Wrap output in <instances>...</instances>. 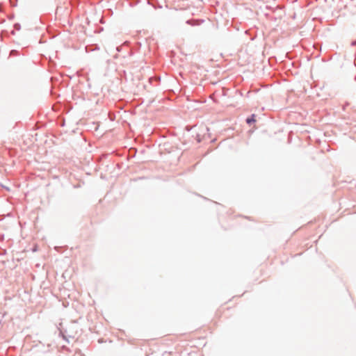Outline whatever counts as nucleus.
Wrapping results in <instances>:
<instances>
[{
	"label": "nucleus",
	"instance_id": "nucleus-1",
	"mask_svg": "<svg viewBox=\"0 0 356 356\" xmlns=\"http://www.w3.org/2000/svg\"><path fill=\"white\" fill-rule=\"evenodd\" d=\"M204 22L203 19H188L186 21V24L191 26H198Z\"/></svg>",
	"mask_w": 356,
	"mask_h": 356
},
{
	"label": "nucleus",
	"instance_id": "nucleus-2",
	"mask_svg": "<svg viewBox=\"0 0 356 356\" xmlns=\"http://www.w3.org/2000/svg\"><path fill=\"white\" fill-rule=\"evenodd\" d=\"M257 115L255 114H252L250 117L246 118V124L251 126L252 124L257 122L256 120Z\"/></svg>",
	"mask_w": 356,
	"mask_h": 356
},
{
	"label": "nucleus",
	"instance_id": "nucleus-3",
	"mask_svg": "<svg viewBox=\"0 0 356 356\" xmlns=\"http://www.w3.org/2000/svg\"><path fill=\"white\" fill-rule=\"evenodd\" d=\"M60 334L62 336L63 339L66 340L67 342L68 340L67 339V337H73V336L70 335V334H67V331L66 330H60Z\"/></svg>",
	"mask_w": 356,
	"mask_h": 356
},
{
	"label": "nucleus",
	"instance_id": "nucleus-4",
	"mask_svg": "<svg viewBox=\"0 0 356 356\" xmlns=\"http://www.w3.org/2000/svg\"><path fill=\"white\" fill-rule=\"evenodd\" d=\"M14 29L16 31H19L21 29V25L19 23H15L13 26Z\"/></svg>",
	"mask_w": 356,
	"mask_h": 356
},
{
	"label": "nucleus",
	"instance_id": "nucleus-5",
	"mask_svg": "<svg viewBox=\"0 0 356 356\" xmlns=\"http://www.w3.org/2000/svg\"><path fill=\"white\" fill-rule=\"evenodd\" d=\"M138 3V0H131L129 3L131 7L135 6Z\"/></svg>",
	"mask_w": 356,
	"mask_h": 356
},
{
	"label": "nucleus",
	"instance_id": "nucleus-6",
	"mask_svg": "<svg viewBox=\"0 0 356 356\" xmlns=\"http://www.w3.org/2000/svg\"><path fill=\"white\" fill-rule=\"evenodd\" d=\"M196 140H197V143H200L201 142V138H200V136L199 134L197 135Z\"/></svg>",
	"mask_w": 356,
	"mask_h": 356
},
{
	"label": "nucleus",
	"instance_id": "nucleus-7",
	"mask_svg": "<svg viewBox=\"0 0 356 356\" xmlns=\"http://www.w3.org/2000/svg\"><path fill=\"white\" fill-rule=\"evenodd\" d=\"M154 79L153 77L149 78V81H150V83H152V79ZM154 79H155L156 80H157V81H160V80H161V78H160V77H155Z\"/></svg>",
	"mask_w": 356,
	"mask_h": 356
},
{
	"label": "nucleus",
	"instance_id": "nucleus-8",
	"mask_svg": "<svg viewBox=\"0 0 356 356\" xmlns=\"http://www.w3.org/2000/svg\"><path fill=\"white\" fill-rule=\"evenodd\" d=\"M245 34H246V36L250 35V40H253L252 37L251 36V34L249 33L248 31L246 30Z\"/></svg>",
	"mask_w": 356,
	"mask_h": 356
},
{
	"label": "nucleus",
	"instance_id": "nucleus-9",
	"mask_svg": "<svg viewBox=\"0 0 356 356\" xmlns=\"http://www.w3.org/2000/svg\"><path fill=\"white\" fill-rule=\"evenodd\" d=\"M351 45H352V46H355V45H356V40L353 41V42H351Z\"/></svg>",
	"mask_w": 356,
	"mask_h": 356
},
{
	"label": "nucleus",
	"instance_id": "nucleus-10",
	"mask_svg": "<svg viewBox=\"0 0 356 356\" xmlns=\"http://www.w3.org/2000/svg\"><path fill=\"white\" fill-rule=\"evenodd\" d=\"M346 106H348V103H346V104L343 106V110H345V109H346Z\"/></svg>",
	"mask_w": 356,
	"mask_h": 356
},
{
	"label": "nucleus",
	"instance_id": "nucleus-11",
	"mask_svg": "<svg viewBox=\"0 0 356 356\" xmlns=\"http://www.w3.org/2000/svg\"><path fill=\"white\" fill-rule=\"evenodd\" d=\"M253 131L252 129L249 130V133H252Z\"/></svg>",
	"mask_w": 356,
	"mask_h": 356
},
{
	"label": "nucleus",
	"instance_id": "nucleus-12",
	"mask_svg": "<svg viewBox=\"0 0 356 356\" xmlns=\"http://www.w3.org/2000/svg\"><path fill=\"white\" fill-rule=\"evenodd\" d=\"M250 92V91H248V92L246 93V96Z\"/></svg>",
	"mask_w": 356,
	"mask_h": 356
}]
</instances>
